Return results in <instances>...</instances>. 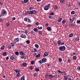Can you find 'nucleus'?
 Masks as SVG:
<instances>
[{
	"mask_svg": "<svg viewBox=\"0 0 80 80\" xmlns=\"http://www.w3.org/2000/svg\"><path fill=\"white\" fill-rule=\"evenodd\" d=\"M40 70L38 68H36L35 69V71L36 72H39Z\"/></svg>",
	"mask_w": 80,
	"mask_h": 80,
	"instance_id": "nucleus-49",
	"label": "nucleus"
},
{
	"mask_svg": "<svg viewBox=\"0 0 80 80\" xmlns=\"http://www.w3.org/2000/svg\"><path fill=\"white\" fill-rule=\"evenodd\" d=\"M28 27H31V24H28Z\"/></svg>",
	"mask_w": 80,
	"mask_h": 80,
	"instance_id": "nucleus-64",
	"label": "nucleus"
},
{
	"mask_svg": "<svg viewBox=\"0 0 80 80\" xmlns=\"http://www.w3.org/2000/svg\"><path fill=\"white\" fill-rule=\"evenodd\" d=\"M21 58L22 59H23V58L24 60H25L27 59V55L24 54L21 56Z\"/></svg>",
	"mask_w": 80,
	"mask_h": 80,
	"instance_id": "nucleus-4",
	"label": "nucleus"
},
{
	"mask_svg": "<svg viewBox=\"0 0 80 80\" xmlns=\"http://www.w3.org/2000/svg\"><path fill=\"white\" fill-rule=\"evenodd\" d=\"M33 30H34V32H37L38 31V29L37 28H35L33 29Z\"/></svg>",
	"mask_w": 80,
	"mask_h": 80,
	"instance_id": "nucleus-24",
	"label": "nucleus"
},
{
	"mask_svg": "<svg viewBox=\"0 0 80 80\" xmlns=\"http://www.w3.org/2000/svg\"><path fill=\"white\" fill-rule=\"evenodd\" d=\"M38 62L40 64H42V63H43V62L42 61V60H40L39 62Z\"/></svg>",
	"mask_w": 80,
	"mask_h": 80,
	"instance_id": "nucleus-46",
	"label": "nucleus"
},
{
	"mask_svg": "<svg viewBox=\"0 0 80 80\" xmlns=\"http://www.w3.org/2000/svg\"><path fill=\"white\" fill-rule=\"evenodd\" d=\"M5 48V46L3 45L1 47V50H3Z\"/></svg>",
	"mask_w": 80,
	"mask_h": 80,
	"instance_id": "nucleus-32",
	"label": "nucleus"
},
{
	"mask_svg": "<svg viewBox=\"0 0 80 80\" xmlns=\"http://www.w3.org/2000/svg\"><path fill=\"white\" fill-rule=\"evenodd\" d=\"M60 2L62 3H63V2H65V0H60Z\"/></svg>",
	"mask_w": 80,
	"mask_h": 80,
	"instance_id": "nucleus-58",
	"label": "nucleus"
},
{
	"mask_svg": "<svg viewBox=\"0 0 80 80\" xmlns=\"http://www.w3.org/2000/svg\"><path fill=\"white\" fill-rule=\"evenodd\" d=\"M2 54L3 56H6V55H7V52H4L2 53Z\"/></svg>",
	"mask_w": 80,
	"mask_h": 80,
	"instance_id": "nucleus-22",
	"label": "nucleus"
},
{
	"mask_svg": "<svg viewBox=\"0 0 80 80\" xmlns=\"http://www.w3.org/2000/svg\"><path fill=\"white\" fill-rule=\"evenodd\" d=\"M65 49H66V48L64 46H60L59 47V50L60 51H62V52L65 51Z\"/></svg>",
	"mask_w": 80,
	"mask_h": 80,
	"instance_id": "nucleus-2",
	"label": "nucleus"
},
{
	"mask_svg": "<svg viewBox=\"0 0 80 80\" xmlns=\"http://www.w3.org/2000/svg\"><path fill=\"white\" fill-rule=\"evenodd\" d=\"M47 29L48 30V31H52V29L50 27H48L47 28Z\"/></svg>",
	"mask_w": 80,
	"mask_h": 80,
	"instance_id": "nucleus-20",
	"label": "nucleus"
},
{
	"mask_svg": "<svg viewBox=\"0 0 80 80\" xmlns=\"http://www.w3.org/2000/svg\"><path fill=\"white\" fill-rule=\"evenodd\" d=\"M71 13L72 14V15H73L75 13V11H72L71 12Z\"/></svg>",
	"mask_w": 80,
	"mask_h": 80,
	"instance_id": "nucleus-53",
	"label": "nucleus"
},
{
	"mask_svg": "<svg viewBox=\"0 0 80 80\" xmlns=\"http://www.w3.org/2000/svg\"><path fill=\"white\" fill-rule=\"evenodd\" d=\"M50 5H51V4H48V5L45 6L44 8V10H48L49 9Z\"/></svg>",
	"mask_w": 80,
	"mask_h": 80,
	"instance_id": "nucleus-3",
	"label": "nucleus"
},
{
	"mask_svg": "<svg viewBox=\"0 0 80 80\" xmlns=\"http://www.w3.org/2000/svg\"><path fill=\"white\" fill-rule=\"evenodd\" d=\"M50 15H54V12H51L50 14Z\"/></svg>",
	"mask_w": 80,
	"mask_h": 80,
	"instance_id": "nucleus-50",
	"label": "nucleus"
},
{
	"mask_svg": "<svg viewBox=\"0 0 80 80\" xmlns=\"http://www.w3.org/2000/svg\"><path fill=\"white\" fill-rule=\"evenodd\" d=\"M70 25L71 26V27H75V24H74L73 23H71L70 24Z\"/></svg>",
	"mask_w": 80,
	"mask_h": 80,
	"instance_id": "nucleus-41",
	"label": "nucleus"
},
{
	"mask_svg": "<svg viewBox=\"0 0 80 80\" xmlns=\"http://www.w3.org/2000/svg\"><path fill=\"white\" fill-rule=\"evenodd\" d=\"M8 48L9 49H11L12 48V47L10 46H8Z\"/></svg>",
	"mask_w": 80,
	"mask_h": 80,
	"instance_id": "nucleus-59",
	"label": "nucleus"
},
{
	"mask_svg": "<svg viewBox=\"0 0 80 80\" xmlns=\"http://www.w3.org/2000/svg\"><path fill=\"white\" fill-rule=\"evenodd\" d=\"M34 68V66H31L29 67V69L30 70H33Z\"/></svg>",
	"mask_w": 80,
	"mask_h": 80,
	"instance_id": "nucleus-19",
	"label": "nucleus"
},
{
	"mask_svg": "<svg viewBox=\"0 0 80 80\" xmlns=\"http://www.w3.org/2000/svg\"><path fill=\"white\" fill-rule=\"evenodd\" d=\"M74 20H75V18H70V21L71 23H73V21H74Z\"/></svg>",
	"mask_w": 80,
	"mask_h": 80,
	"instance_id": "nucleus-11",
	"label": "nucleus"
},
{
	"mask_svg": "<svg viewBox=\"0 0 80 80\" xmlns=\"http://www.w3.org/2000/svg\"><path fill=\"white\" fill-rule=\"evenodd\" d=\"M14 71L16 73H20V70L19 69H16L14 70Z\"/></svg>",
	"mask_w": 80,
	"mask_h": 80,
	"instance_id": "nucleus-14",
	"label": "nucleus"
},
{
	"mask_svg": "<svg viewBox=\"0 0 80 80\" xmlns=\"http://www.w3.org/2000/svg\"><path fill=\"white\" fill-rule=\"evenodd\" d=\"M31 14H36L37 13V11L35 10H33L32 11H31Z\"/></svg>",
	"mask_w": 80,
	"mask_h": 80,
	"instance_id": "nucleus-7",
	"label": "nucleus"
},
{
	"mask_svg": "<svg viewBox=\"0 0 80 80\" xmlns=\"http://www.w3.org/2000/svg\"><path fill=\"white\" fill-rule=\"evenodd\" d=\"M31 64H32V65L34 64V61H32L31 62Z\"/></svg>",
	"mask_w": 80,
	"mask_h": 80,
	"instance_id": "nucleus-56",
	"label": "nucleus"
},
{
	"mask_svg": "<svg viewBox=\"0 0 80 80\" xmlns=\"http://www.w3.org/2000/svg\"><path fill=\"white\" fill-rule=\"evenodd\" d=\"M58 73H65V72L64 71V72H62L61 71L59 70L58 71Z\"/></svg>",
	"mask_w": 80,
	"mask_h": 80,
	"instance_id": "nucleus-18",
	"label": "nucleus"
},
{
	"mask_svg": "<svg viewBox=\"0 0 80 80\" xmlns=\"http://www.w3.org/2000/svg\"><path fill=\"white\" fill-rule=\"evenodd\" d=\"M45 26H46V27H48V23H47L46 24Z\"/></svg>",
	"mask_w": 80,
	"mask_h": 80,
	"instance_id": "nucleus-62",
	"label": "nucleus"
},
{
	"mask_svg": "<svg viewBox=\"0 0 80 80\" xmlns=\"http://www.w3.org/2000/svg\"><path fill=\"white\" fill-rule=\"evenodd\" d=\"M10 22H8L6 23V26H7V27H8V26L10 25Z\"/></svg>",
	"mask_w": 80,
	"mask_h": 80,
	"instance_id": "nucleus-29",
	"label": "nucleus"
},
{
	"mask_svg": "<svg viewBox=\"0 0 80 80\" xmlns=\"http://www.w3.org/2000/svg\"><path fill=\"white\" fill-rule=\"evenodd\" d=\"M27 63H25V62H24L22 64V65L23 66V67H26V66H27Z\"/></svg>",
	"mask_w": 80,
	"mask_h": 80,
	"instance_id": "nucleus-30",
	"label": "nucleus"
},
{
	"mask_svg": "<svg viewBox=\"0 0 80 80\" xmlns=\"http://www.w3.org/2000/svg\"><path fill=\"white\" fill-rule=\"evenodd\" d=\"M40 57V54H38L36 56V58H38V57Z\"/></svg>",
	"mask_w": 80,
	"mask_h": 80,
	"instance_id": "nucleus-35",
	"label": "nucleus"
},
{
	"mask_svg": "<svg viewBox=\"0 0 80 80\" xmlns=\"http://www.w3.org/2000/svg\"><path fill=\"white\" fill-rule=\"evenodd\" d=\"M77 23H79V24H80V20H78Z\"/></svg>",
	"mask_w": 80,
	"mask_h": 80,
	"instance_id": "nucleus-54",
	"label": "nucleus"
},
{
	"mask_svg": "<svg viewBox=\"0 0 80 80\" xmlns=\"http://www.w3.org/2000/svg\"><path fill=\"white\" fill-rule=\"evenodd\" d=\"M73 60H76L77 59V56H74L73 57Z\"/></svg>",
	"mask_w": 80,
	"mask_h": 80,
	"instance_id": "nucleus-43",
	"label": "nucleus"
},
{
	"mask_svg": "<svg viewBox=\"0 0 80 80\" xmlns=\"http://www.w3.org/2000/svg\"><path fill=\"white\" fill-rule=\"evenodd\" d=\"M62 20V18H59L58 19V22H61Z\"/></svg>",
	"mask_w": 80,
	"mask_h": 80,
	"instance_id": "nucleus-15",
	"label": "nucleus"
},
{
	"mask_svg": "<svg viewBox=\"0 0 80 80\" xmlns=\"http://www.w3.org/2000/svg\"><path fill=\"white\" fill-rule=\"evenodd\" d=\"M53 75H52V74H49V75H48V77H51V78H53Z\"/></svg>",
	"mask_w": 80,
	"mask_h": 80,
	"instance_id": "nucleus-44",
	"label": "nucleus"
},
{
	"mask_svg": "<svg viewBox=\"0 0 80 80\" xmlns=\"http://www.w3.org/2000/svg\"><path fill=\"white\" fill-rule=\"evenodd\" d=\"M10 44L12 45L11 46L12 47H14V46H15V44H14V43H13V42H11Z\"/></svg>",
	"mask_w": 80,
	"mask_h": 80,
	"instance_id": "nucleus-37",
	"label": "nucleus"
},
{
	"mask_svg": "<svg viewBox=\"0 0 80 80\" xmlns=\"http://www.w3.org/2000/svg\"><path fill=\"white\" fill-rule=\"evenodd\" d=\"M29 10H33V8L32 7H31L29 8Z\"/></svg>",
	"mask_w": 80,
	"mask_h": 80,
	"instance_id": "nucleus-52",
	"label": "nucleus"
},
{
	"mask_svg": "<svg viewBox=\"0 0 80 80\" xmlns=\"http://www.w3.org/2000/svg\"><path fill=\"white\" fill-rule=\"evenodd\" d=\"M39 23V22H36L35 23V24L36 25H38V24Z\"/></svg>",
	"mask_w": 80,
	"mask_h": 80,
	"instance_id": "nucleus-61",
	"label": "nucleus"
},
{
	"mask_svg": "<svg viewBox=\"0 0 80 80\" xmlns=\"http://www.w3.org/2000/svg\"><path fill=\"white\" fill-rule=\"evenodd\" d=\"M1 17H5V16H6L7 15V11L5 9L2 10L1 11Z\"/></svg>",
	"mask_w": 80,
	"mask_h": 80,
	"instance_id": "nucleus-1",
	"label": "nucleus"
},
{
	"mask_svg": "<svg viewBox=\"0 0 80 80\" xmlns=\"http://www.w3.org/2000/svg\"><path fill=\"white\" fill-rule=\"evenodd\" d=\"M24 31H25V34H27V33H28V30L27 29L25 30Z\"/></svg>",
	"mask_w": 80,
	"mask_h": 80,
	"instance_id": "nucleus-28",
	"label": "nucleus"
},
{
	"mask_svg": "<svg viewBox=\"0 0 80 80\" xmlns=\"http://www.w3.org/2000/svg\"><path fill=\"white\" fill-rule=\"evenodd\" d=\"M27 22L29 23H31V22H32L31 20L30 19H28V20Z\"/></svg>",
	"mask_w": 80,
	"mask_h": 80,
	"instance_id": "nucleus-48",
	"label": "nucleus"
},
{
	"mask_svg": "<svg viewBox=\"0 0 80 80\" xmlns=\"http://www.w3.org/2000/svg\"><path fill=\"white\" fill-rule=\"evenodd\" d=\"M38 33L39 35H42V32L41 31H38Z\"/></svg>",
	"mask_w": 80,
	"mask_h": 80,
	"instance_id": "nucleus-38",
	"label": "nucleus"
},
{
	"mask_svg": "<svg viewBox=\"0 0 80 80\" xmlns=\"http://www.w3.org/2000/svg\"><path fill=\"white\" fill-rule=\"evenodd\" d=\"M47 61V60L46 58H43L42 59V63H45Z\"/></svg>",
	"mask_w": 80,
	"mask_h": 80,
	"instance_id": "nucleus-13",
	"label": "nucleus"
},
{
	"mask_svg": "<svg viewBox=\"0 0 80 80\" xmlns=\"http://www.w3.org/2000/svg\"><path fill=\"white\" fill-rule=\"evenodd\" d=\"M48 18H49L50 19H52L53 18V17H52V16L51 15H49L48 16Z\"/></svg>",
	"mask_w": 80,
	"mask_h": 80,
	"instance_id": "nucleus-40",
	"label": "nucleus"
},
{
	"mask_svg": "<svg viewBox=\"0 0 80 80\" xmlns=\"http://www.w3.org/2000/svg\"><path fill=\"white\" fill-rule=\"evenodd\" d=\"M33 50L32 52H37L38 50L37 48H34L33 49Z\"/></svg>",
	"mask_w": 80,
	"mask_h": 80,
	"instance_id": "nucleus-17",
	"label": "nucleus"
},
{
	"mask_svg": "<svg viewBox=\"0 0 80 80\" xmlns=\"http://www.w3.org/2000/svg\"><path fill=\"white\" fill-rule=\"evenodd\" d=\"M19 42V38H15L14 40V43H17V42Z\"/></svg>",
	"mask_w": 80,
	"mask_h": 80,
	"instance_id": "nucleus-9",
	"label": "nucleus"
},
{
	"mask_svg": "<svg viewBox=\"0 0 80 80\" xmlns=\"http://www.w3.org/2000/svg\"><path fill=\"white\" fill-rule=\"evenodd\" d=\"M49 55V54L48 52H45L44 53V54L43 55V57H47V56H48Z\"/></svg>",
	"mask_w": 80,
	"mask_h": 80,
	"instance_id": "nucleus-12",
	"label": "nucleus"
},
{
	"mask_svg": "<svg viewBox=\"0 0 80 80\" xmlns=\"http://www.w3.org/2000/svg\"><path fill=\"white\" fill-rule=\"evenodd\" d=\"M29 0H24V3H27V2L29 1Z\"/></svg>",
	"mask_w": 80,
	"mask_h": 80,
	"instance_id": "nucleus-45",
	"label": "nucleus"
},
{
	"mask_svg": "<svg viewBox=\"0 0 80 80\" xmlns=\"http://www.w3.org/2000/svg\"><path fill=\"white\" fill-rule=\"evenodd\" d=\"M53 78H57V76L56 75H53Z\"/></svg>",
	"mask_w": 80,
	"mask_h": 80,
	"instance_id": "nucleus-63",
	"label": "nucleus"
},
{
	"mask_svg": "<svg viewBox=\"0 0 80 80\" xmlns=\"http://www.w3.org/2000/svg\"><path fill=\"white\" fill-rule=\"evenodd\" d=\"M66 22V20H65V19L63 20L62 22V23H65Z\"/></svg>",
	"mask_w": 80,
	"mask_h": 80,
	"instance_id": "nucleus-42",
	"label": "nucleus"
},
{
	"mask_svg": "<svg viewBox=\"0 0 80 80\" xmlns=\"http://www.w3.org/2000/svg\"><path fill=\"white\" fill-rule=\"evenodd\" d=\"M25 14L26 15H31V11H26L25 12Z\"/></svg>",
	"mask_w": 80,
	"mask_h": 80,
	"instance_id": "nucleus-8",
	"label": "nucleus"
},
{
	"mask_svg": "<svg viewBox=\"0 0 80 80\" xmlns=\"http://www.w3.org/2000/svg\"><path fill=\"white\" fill-rule=\"evenodd\" d=\"M15 55H18V54H19V52H18V51L16 52H15Z\"/></svg>",
	"mask_w": 80,
	"mask_h": 80,
	"instance_id": "nucleus-47",
	"label": "nucleus"
},
{
	"mask_svg": "<svg viewBox=\"0 0 80 80\" xmlns=\"http://www.w3.org/2000/svg\"><path fill=\"white\" fill-rule=\"evenodd\" d=\"M30 34H32V35L33 34L34 35H35V34H34V31L32 30L31 31Z\"/></svg>",
	"mask_w": 80,
	"mask_h": 80,
	"instance_id": "nucleus-25",
	"label": "nucleus"
},
{
	"mask_svg": "<svg viewBox=\"0 0 80 80\" xmlns=\"http://www.w3.org/2000/svg\"><path fill=\"white\" fill-rule=\"evenodd\" d=\"M28 18H24V21H25V22H28Z\"/></svg>",
	"mask_w": 80,
	"mask_h": 80,
	"instance_id": "nucleus-36",
	"label": "nucleus"
},
{
	"mask_svg": "<svg viewBox=\"0 0 80 80\" xmlns=\"http://www.w3.org/2000/svg\"><path fill=\"white\" fill-rule=\"evenodd\" d=\"M15 56L14 55H12L10 57V59L11 60H13L14 59H15Z\"/></svg>",
	"mask_w": 80,
	"mask_h": 80,
	"instance_id": "nucleus-10",
	"label": "nucleus"
},
{
	"mask_svg": "<svg viewBox=\"0 0 80 80\" xmlns=\"http://www.w3.org/2000/svg\"><path fill=\"white\" fill-rule=\"evenodd\" d=\"M21 80H25V76H23L21 77Z\"/></svg>",
	"mask_w": 80,
	"mask_h": 80,
	"instance_id": "nucleus-21",
	"label": "nucleus"
},
{
	"mask_svg": "<svg viewBox=\"0 0 80 80\" xmlns=\"http://www.w3.org/2000/svg\"><path fill=\"white\" fill-rule=\"evenodd\" d=\"M73 34L72 33H71L69 35V37L70 38L72 37H73Z\"/></svg>",
	"mask_w": 80,
	"mask_h": 80,
	"instance_id": "nucleus-27",
	"label": "nucleus"
},
{
	"mask_svg": "<svg viewBox=\"0 0 80 80\" xmlns=\"http://www.w3.org/2000/svg\"><path fill=\"white\" fill-rule=\"evenodd\" d=\"M58 61L59 62H61L62 61V59L61 58H59Z\"/></svg>",
	"mask_w": 80,
	"mask_h": 80,
	"instance_id": "nucleus-39",
	"label": "nucleus"
},
{
	"mask_svg": "<svg viewBox=\"0 0 80 80\" xmlns=\"http://www.w3.org/2000/svg\"><path fill=\"white\" fill-rule=\"evenodd\" d=\"M35 47H36V48H39V45H38V44H36L35 45Z\"/></svg>",
	"mask_w": 80,
	"mask_h": 80,
	"instance_id": "nucleus-26",
	"label": "nucleus"
},
{
	"mask_svg": "<svg viewBox=\"0 0 80 80\" xmlns=\"http://www.w3.org/2000/svg\"><path fill=\"white\" fill-rule=\"evenodd\" d=\"M58 45H61V41L60 40L58 41Z\"/></svg>",
	"mask_w": 80,
	"mask_h": 80,
	"instance_id": "nucleus-31",
	"label": "nucleus"
},
{
	"mask_svg": "<svg viewBox=\"0 0 80 80\" xmlns=\"http://www.w3.org/2000/svg\"><path fill=\"white\" fill-rule=\"evenodd\" d=\"M70 76L69 75H68L67 76H64V80H67L68 78Z\"/></svg>",
	"mask_w": 80,
	"mask_h": 80,
	"instance_id": "nucleus-6",
	"label": "nucleus"
},
{
	"mask_svg": "<svg viewBox=\"0 0 80 80\" xmlns=\"http://www.w3.org/2000/svg\"><path fill=\"white\" fill-rule=\"evenodd\" d=\"M54 8L55 9H57L58 8V7H57V6L55 5L54 6Z\"/></svg>",
	"mask_w": 80,
	"mask_h": 80,
	"instance_id": "nucleus-57",
	"label": "nucleus"
},
{
	"mask_svg": "<svg viewBox=\"0 0 80 80\" xmlns=\"http://www.w3.org/2000/svg\"><path fill=\"white\" fill-rule=\"evenodd\" d=\"M34 76H35V77H36V76H37V75H38V73H37V72H35V73H34Z\"/></svg>",
	"mask_w": 80,
	"mask_h": 80,
	"instance_id": "nucleus-55",
	"label": "nucleus"
},
{
	"mask_svg": "<svg viewBox=\"0 0 80 80\" xmlns=\"http://www.w3.org/2000/svg\"><path fill=\"white\" fill-rule=\"evenodd\" d=\"M19 53V54H20V55H23L25 54H24V53H23V52L22 51L20 52Z\"/></svg>",
	"mask_w": 80,
	"mask_h": 80,
	"instance_id": "nucleus-23",
	"label": "nucleus"
},
{
	"mask_svg": "<svg viewBox=\"0 0 80 80\" xmlns=\"http://www.w3.org/2000/svg\"><path fill=\"white\" fill-rule=\"evenodd\" d=\"M20 38H26L27 36L25 34H22L20 35Z\"/></svg>",
	"mask_w": 80,
	"mask_h": 80,
	"instance_id": "nucleus-5",
	"label": "nucleus"
},
{
	"mask_svg": "<svg viewBox=\"0 0 80 80\" xmlns=\"http://www.w3.org/2000/svg\"><path fill=\"white\" fill-rule=\"evenodd\" d=\"M16 76L17 77H19L20 76V74L19 73H17L16 74Z\"/></svg>",
	"mask_w": 80,
	"mask_h": 80,
	"instance_id": "nucleus-34",
	"label": "nucleus"
},
{
	"mask_svg": "<svg viewBox=\"0 0 80 80\" xmlns=\"http://www.w3.org/2000/svg\"><path fill=\"white\" fill-rule=\"evenodd\" d=\"M0 5H3V2H2L1 1H0Z\"/></svg>",
	"mask_w": 80,
	"mask_h": 80,
	"instance_id": "nucleus-60",
	"label": "nucleus"
},
{
	"mask_svg": "<svg viewBox=\"0 0 80 80\" xmlns=\"http://www.w3.org/2000/svg\"><path fill=\"white\" fill-rule=\"evenodd\" d=\"M74 38L75 42H77V41H78V40H79V38H78V37H77V38Z\"/></svg>",
	"mask_w": 80,
	"mask_h": 80,
	"instance_id": "nucleus-16",
	"label": "nucleus"
},
{
	"mask_svg": "<svg viewBox=\"0 0 80 80\" xmlns=\"http://www.w3.org/2000/svg\"><path fill=\"white\" fill-rule=\"evenodd\" d=\"M30 42L29 41V40H27V42H26V43H27L28 44H29V43H30Z\"/></svg>",
	"mask_w": 80,
	"mask_h": 80,
	"instance_id": "nucleus-51",
	"label": "nucleus"
},
{
	"mask_svg": "<svg viewBox=\"0 0 80 80\" xmlns=\"http://www.w3.org/2000/svg\"><path fill=\"white\" fill-rule=\"evenodd\" d=\"M37 28L38 30H41V29H42V27H39V26H38L37 27Z\"/></svg>",
	"mask_w": 80,
	"mask_h": 80,
	"instance_id": "nucleus-33",
	"label": "nucleus"
}]
</instances>
